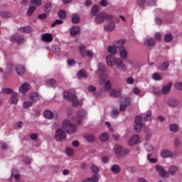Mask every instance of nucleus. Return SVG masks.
Segmentation results:
<instances>
[{
	"mask_svg": "<svg viewBox=\"0 0 182 182\" xmlns=\"http://www.w3.org/2000/svg\"><path fill=\"white\" fill-rule=\"evenodd\" d=\"M169 66L170 64L168 63V62L163 63L161 65H159V70L165 72V70H167V69H168Z\"/></svg>",
	"mask_w": 182,
	"mask_h": 182,
	"instance_id": "31",
	"label": "nucleus"
},
{
	"mask_svg": "<svg viewBox=\"0 0 182 182\" xmlns=\"http://www.w3.org/2000/svg\"><path fill=\"white\" fill-rule=\"evenodd\" d=\"M122 103H124L127 106H130V105H132V98L129 97H125L124 101H122Z\"/></svg>",
	"mask_w": 182,
	"mask_h": 182,
	"instance_id": "57",
	"label": "nucleus"
},
{
	"mask_svg": "<svg viewBox=\"0 0 182 182\" xmlns=\"http://www.w3.org/2000/svg\"><path fill=\"white\" fill-rule=\"evenodd\" d=\"M151 111L149 110L146 112L145 117H144V120L145 122H150L151 120Z\"/></svg>",
	"mask_w": 182,
	"mask_h": 182,
	"instance_id": "45",
	"label": "nucleus"
},
{
	"mask_svg": "<svg viewBox=\"0 0 182 182\" xmlns=\"http://www.w3.org/2000/svg\"><path fill=\"white\" fill-rule=\"evenodd\" d=\"M124 40H119L118 41L114 42L113 45L117 49H123L124 48L123 46H124Z\"/></svg>",
	"mask_w": 182,
	"mask_h": 182,
	"instance_id": "17",
	"label": "nucleus"
},
{
	"mask_svg": "<svg viewBox=\"0 0 182 182\" xmlns=\"http://www.w3.org/2000/svg\"><path fill=\"white\" fill-rule=\"evenodd\" d=\"M97 12H99V6L94 5L91 9V15L92 16H96V15H97Z\"/></svg>",
	"mask_w": 182,
	"mask_h": 182,
	"instance_id": "40",
	"label": "nucleus"
},
{
	"mask_svg": "<svg viewBox=\"0 0 182 182\" xmlns=\"http://www.w3.org/2000/svg\"><path fill=\"white\" fill-rule=\"evenodd\" d=\"M29 99L31 100V102H37V100H39V95L37 92H32L28 96Z\"/></svg>",
	"mask_w": 182,
	"mask_h": 182,
	"instance_id": "24",
	"label": "nucleus"
},
{
	"mask_svg": "<svg viewBox=\"0 0 182 182\" xmlns=\"http://www.w3.org/2000/svg\"><path fill=\"white\" fill-rule=\"evenodd\" d=\"M110 95L112 97H119L122 95V91L120 90H112Z\"/></svg>",
	"mask_w": 182,
	"mask_h": 182,
	"instance_id": "33",
	"label": "nucleus"
},
{
	"mask_svg": "<svg viewBox=\"0 0 182 182\" xmlns=\"http://www.w3.org/2000/svg\"><path fill=\"white\" fill-rule=\"evenodd\" d=\"M84 138L87 141H88V143H93V141H95V136L90 134L85 135Z\"/></svg>",
	"mask_w": 182,
	"mask_h": 182,
	"instance_id": "34",
	"label": "nucleus"
},
{
	"mask_svg": "<svg viewBox=\"0 0 182 182\" xmlns=\"http://www.w3.org/2000/svg\"><path fill=\"white\" fill-rule=\"evenodd\" d=\"M11 177H14L15 180H20L21 179V174L18 173V170L12 169L11 171Z\"/></svg>",
	"mask_w": 182,
	"mask_h": 182,
	"instance_id": "29",
	"label": "nucleus"
},
{
	"mask_svg": "<svg viewBox=\"0 0 182 182\" xmlns=\"http://www.w3.org/2000/svg\"><path fill=\"white\" fill-rule=\"evenodd\" d=\"M105 19H106V12H101L95 16V22L98 25H100V23H103Z\"/></svg>",
	"mask_w": 182,
	"mask_h": 182,
	"instance_id": "6",
	"label": "nucleus"
},
{
	"mask_svg": "<svg viewBox=\"0 0 182 182\" xmlns=\"http://www.w3.org/2000/svg\"><path fill=\"white\" fill-rule=\"evenodd\" d=\"M47 86H50V87H56L57 83L56 80L53 79H50L46 80Z\"/></svg>",
	"mask_w": 182,
	"mask_h": 182,
	"instance_id": "32",
	"label": "nucleus"
},
{
	"mask_svg": "<svg viewBox=\"0 0 182 182\" xmlns=\"http://www.w3.org/2000/svg\"><path fill=\"white\" fill-rule=\"evenodd\" d=\"M111 116L113 119H116L117 118V116H119V109H114L112 112H111Z\"/></svg>",
	"mask_w": 182,
	"mask_h": 182,
	"instance_id": "54",
	"label": "nucleus"
},
{
	"mask_svg": "<svg viewBox=\"0 0 182 182\" xmlns=\"http://www.w3.org/2000/svg\"><path fill=\"white\" fill-rule=\"evenodd\" d=\"M65 151L68 156H73V154H75V151L70 147H67Z\"/></svg>",
	"mask_w": 182,
	"mask_h": 182,
	"instance_id": "53",
	"label": "nucleus"
},
{
	"mask_svg": "<svg viewBox=\"0 0 182 182\" xmlns=\"http://www.w3.org/2000/svg\"><path fill=\"white\" fill-rule=\"evenodd\" d=\"M138 143H140V136L138 134L132 136L128 141L129 146H133V144H138Z\"/></svg>",
	"mask_w": 182,
	"mask_h": 182,
	"instance_id": "13",
	"label": "nucleus"
},
{
	"mask_svg": "<svg viewBox=\"0 0 182 182\" xmlns=\"http://www.w3.org/2000/svg\"><path fill=\"white\" fill-rule=\"evenodd\" d=\"M129 63L134 68H141V64L139 62L136 61V60L129 61Z\"/></svg>",
	"mask_w": 182,
	"mask_h": 182,
	"instance_id": "46",
	"label": "nucleus"
},
{
	"mask_svg": "<svg viewBox=\"0 0 182 182\" xmlns=\"http://www.w3.org/2000/svg\"><path fill=\"white\" fill-rule=\"evenodd\" d=\"M63 97L69 100V102H73V106H77L82 105L80 102L77 101V97L74 92L70 91H65L63 92Z\"/></svg>",
	"mask_w": 182,
	"mask_h": 182,
	"instance_id": "1",
	"label": "nucleus"
},
{
	"mask_svg": "<svg viewBox=\"0 0 182 182\" xmlns=\"http://www.w3.org/2000/svg\"><path fill=\"white\" fill-rule=\"evenodd\" d=\"M20 31L21 32H24V33H31L33 29H32V27L29 26H26L21 27Z\"/></svg>",
	"mask_w": 182,
	"mask_h": 182,
	"instance_id": "30",
	"label": "nucleus"
},
{
	"mask_svg": "<svg viewBox=\"0 0 182 182\" xmlns=\"http://www.w3.org/2000/svg\"><path fill=\"white\" fill-rule=\"evenodd\" d=\"M36 11V7L35 6H31L27 10V15L28 16H31L33 12Z\"/></svg>",
	"mask_w": 182,
	"mask_h": 182,
	"instance_id": "48",
	"label": "nucleus"
},
{
	"mask_svg": "<svg viewBox=\"0 0 182 182\" xmlns=\"http://www.w3.org/2000/svg\"><path fill=\"white\" fill-rule=\"evenodd\" d=\"M0 16L1 18H12L13 15L12 13L9 11H3L0 13Z\"/></svg>",
	"mask_w": 182,
	"mask_h": 182,
	"instance_id": "38",
	"label": "nucleus"
},
{
	"mask_svg": "<svg viewBox=\"0 0 182 182\" xmlns=\"http://www.w3.org/2000/svg\"><path fill=\"white\" fill-rule=\"evenodd\" d=\"M117 69L120 70L121 72H126L127 70V66L124 63H123V60L120 58H117L116 63Z\"/></svg>",
	"mask_w": 182,
	"mask_h": 182,
	"instance_id": "5",
	"label": "nucleus"
},
{
	"mask_svg": "<svg viewBox=\"0 0 182 182\" xmlns=\"http://www.w3.org/2000/svg\"><path fill=\"white\" fill-rule=\"evenodd\" d=\"M114 29H116V23L113 21L109 22L107 26H104V31L107 32H112Z\"/></svg>",
	"mask_w": 182,
	"mask_h": 182,
	"instance_id": "14",
	"label": "nucleus"
},
{
	"mask_svg": "<svg viewBox=\"0 0 182 182\" xmlns=\"http://www.w3.org/2000/svg\"><path fill=\"white\" fill-rule=\"evenodd\" d=\"M107 52L108 53H110V55H116L117 53V48L114 46H109L107 48Z\"/></svg>",
	"mask_w": 182,
	"mask_h": 182,
	"instance_id": "23",
	"label": "nucleus"
},
{
	"mask_svg": "<svg viewBox=\"0 0 182 182\" xmlns=\"http://www.w3.org/2000/svg\"><path fill=\"white\" fill-rule=\"evenodd\" d=\"M16 72L18 75H24L25 72H26L25 66H23L22 65H17L16 68Z\"/></svg>",
	"mask_w": 182,
	"mask_h": 182,
	"instance_id": "21",
	"label": "nucleus"
},
{
	"mask_svg": "<svg viewBox=\"0 0 182 182\" xmlns=\"http://www.w3.org/2000/svg\"><path fill=\"white\" fill-rule=\"evenodd\" d=\"M87 114V113L86 112V111L85 110H80L77 112V117H80V119H83L85 117H86V115Z\"/></svg>",
	"mask_w": 182,
	"mask_h": 182,
	"instance_id": "47",
	"label": "nucleus"
},
{
	"mask_svg": "<svg viewBox=\"0 0 182 182\" xmlns=\"http://www.w3.org/2000/svg\"><path fill=\"white\" fill-rule=\"evenodd\" d=\"M115 154H120L123 151V147L120 145H115L114 147Z\"/></svg>",
	"mask_w": 182,
	"mask_h": 182,
	"instance_id": "44",
	"label": "nucleus"
},
{
	"mask_svg": "<svg viewBox=\"0 0 182 182\" xmlns=\"http://www.w3.org/2000/svg\"><path fill=\"white\" fill-rule=\"evenodd\" d=\"M32 105H33V102L26 101L23 103V109H29V107H31V106H32Z\"/></svg>",
	"mask_w": 182,
	"mask_h": 182,
	"instance_id": "50",
	"label": "nucleus"
},
{
	"mask_svg": "<svg viewBox=\"0 0 182 182\" xmlns=\"http://www.w3.org/2000/svg\"><path fill=\"white\" fill-rule=\"evenodd\" d=\"M4 95H12L14 91L11 88H4L2 90Z\"/></svg>",
	"mask_w": 182,
	"mask_h": 182,
	"instance_id": "58",
	"label": "nucleus"
},
{
	"mask_svg": "<svg viewBox=\"0 0 182 182\" xmlns=\"http://www.w3.org/2000/svg\"><path fill=\"white\" fill-rule=\"evenodd\" d=\"M152 93L156 96H160L161 95V92L160 91V89L156 87H152Z\"/></svg>",
	"mask_w": 182,
	"mask_h": 182,
	"instance_id": "51",
	"label": "nucleus"
},
{
	"mask_svg": "<svg viewBox=\"0 0 182 182\" xmlns=\"http://www.w3.org/2000/svg\"><path fill=\"white\" fill-rule=\"evenodd\" d=\"M41 41L47 43H50V42H52V41H53V36L51 33H44L41 36Z\"/></svg>",
	"mask_w": 182,
	"mask_h": 182,
	"instance_id": "12",
	"label": "nucleus"
},
{
	"mask_svg": "<svg viewBox=\"0 0 182 182\" xmlns=\"http://www.w3.org/2000/svg\"><path fill=\"white\" fill-rule=\"evenodd\" d=\"M120 166H119L118 164H114L112 167H111V171H112V173L114 174H119V173H120Z\"/></svg>",
	"mask_w": 182,
	"mask_h": 182,
	"instance_id": "25",
	"label": "nucleus"
},
{
	"mask_svg": "<svg viewBox=\"0 0 182 182\" xmlns=\"http://www.w3.org/2000/svg\"><path fill=\"white\" fill-rule=\"evenodd\" d=\"M80 32V27L77 26H73L70 29V33L71 36H76V35H77Z\"/></svg>",
	"mask_w": 182,
	"mask_h": 182,
	"instance_id": "15",
	"label": "nucleus"
},
{
	"mask_svg": "<svg viewBox=\"0 0 182 182\" xmlns=\"http://www.w3.org/2000/svg\"><path fill=\"white\" fill-rule=\"evenodd\" d=\"M28 90H29V84H28V82H24L19 87V92H21V93H26Z\"/></svg>",
	"mask_w": 182,
	"mask_h": 182,
	"instance_id": "20",
	"label": "nucleus"
},
{
	"mask_svg": "<svg viewBox=\"0 0 182 182\" xmlns=\"http://www.w3.org/2000/svg\"><path fill=\"white\" fill-rule=\"evenodd\" d=\"M161 156L163 159L171 158L173 156V151L168 149H162L161 151Z\"/></svg>",
	"mask_w": 182,
	"mask_h": 182,
	"instance_id": "10",
	"label": "nucleus"
},
{
	"mask_svg": "<svg viewBox=\"0 0 182 182\" xmlns=\"http://www.w3.org/2000/svg\"><path fill=\"white\" fill-rule=\"evenodd\" d=\"M90 168L92 173L95 174V176H97V174H99V167L96 166V164H92Z\"/></svg>",
	"mask_w": 182,
	"mask_h": 182,
	"instance_id": "42",
	"label": "nucleus"
},
{
	"mask_svg": "<svg viewBox=\"0 0 182 182\" xmlns=\"http://www.w3.org/2000/svg\"><path fill=\"white\" fill-rule=\"evenodd\" d=\"M62 23H63V21L57 19L51 24V28H55L56 25H62Z\"/></svg>",
	"mask_w": 182,
	"mask_h": 182,
	"instance_id": "61",
	"label": "nucleus"
},
{
	"mask_svg": "<svg viewBox=\"0 0 182 182\" xmlns=\"http://www.w3.org/2000/svg\"><path fill=\"white\" fill-rule=\"evenodd\" d=\"M107 82V75L102 74L99 77V85L103 86Z\"/></svg>",
	"mask_w": 182,
	"mask_h": 182,
	"instance_id": "22",
	"label": "nucleus"
},
{
	"mask_svg": "<svg viewBox=\"0 0 182 182\" xmlns=\"http://www.w3.org/2000/svg\"><path fill=\"white\" fill-rule=\"evenodd\" d=\"M127 85H134V78L133 77H129L127 78Z\"/></svg>",
	"mask_w": 182,
	"mask_h": 182,
	"instance_id": "63",
	"label": "nucleus"
},
{
	"mask_svg": "<svg viewBox=\"0 0 182 182\" xmlns=\"http://www.w3.org/2000/svg\"><path fill=\"white\" fill-rule=\"evenodd\" d=\"M143 119L141 117L137 115L135 117V125L134 126V130L136 133H140L141 130H143V128L144 127V124H143Z\"/></svg>",
	"mask_w": 182,
	"mask_h": 182,
	"instance_id": "3",
	"label": "nucleus"
},
{
	"mask_svg": "<svg viewBox=\"0 0 182 182\" xmlns=\"http://www.w3.org/2000/svg\"><path fill=\"white\" fill-rule=\"evenodd\" d=\"M98 70H100V72H105L106 70V68H105V65L103 63H98Z\"/></svg>",
	"mask_w": 182,
	"mask_h": 182,
	"instance_id": "62",
	"label": "nucleus"
},
{
	"mask_svg": "<svg viewBox=\"0 0 182 182\" xmlns=\"http://www.w3.org/2000/svg\"><path fill=\"white\" fill-rule=\"evenodd\" d=\"M164 39H165V42H171V41H173V35L168 33V34H166L165 35V37H164Z\"/></svg>",
	"mask_w": 182,
	"mask_h": 182,
	"instance_id": "60",
	"label": "nucleus"
},
{
	"mask_svg": "<svg viewBox=\"0 0 182 182\" xmlns=\"http://www.w3.org/2000/svg\"><path fill=\"white\" fill-rule=\"evenodd\" d=\"M42 4V0H31L30 5H36V6H39Z\"/></svg>",
	"mask_w": 182,
	"mask_h": 182,
	"instance_id": "56",
	"label": "nucleus"
},
{
	"mask_svg": "<svg viewBox=\"0 0 182 182\" xmlns=\"http://www.w3.org/2000/svg\"><path fill=\"white\" fill-rule=\"evenodd\" d=\"M60 19H65L66 18V11L61 10L58 12Z\"/></svg>",
	"mask_w": 182,
	"mask_h": 182,
	"instance_id": "59",
	"label": "nucleus"
},
{
	"mask_svg": "<svg viewBox=\"0 0 182 182\" xmlns=\"http://www.w3.org/2000/svg\"><path fill=\"white\" fill-rule=\"evenodd\" d=\"M168 105L170 107H176V106H178L179 102L176 99L171 98L168 101Z\"/></svg>",
	"mask_w": 182,
	"mask_h": 182,
	"instance_id": "19",
	"label": "nucleus"
},
{
	"mask_svg": "<svg viewBox=\"0 0 182 182\" xmlns=\"http://www.w3.org/2000/svg\"><path fill=\"white\" fill-rule=\"evenodd\" d=\"M52 11V4L50 3H47L45 6V12L47 14H49Z\"/></svg>",
	"mask_w": 182,
	"mask_h": 182,
	"instance_id": "55",
	"label": "nucleus"
},
{
	"mask_svg": "<svg viewBox=\"0 0 182 182\" xmlns=\"http://www.w3.org/2000/svg\"><path fill=\"white\" fill-rule=\"evenodd\" d=\"M80 53L82 58L87 56V50H86V47L83 45L80 46L79 48Z\"/></svg>",
	"mask_w": 182,
	"mask_h": 182,
	"instance_id": "27",
	"label": "nucleus"
},
{
	"mask_svg": "<svg viewBox=\"0 0 182 182\" xmlns=\"http://www.w3.org/2000/svg\"><path fill=\"white\" fill-rule=\"evenodd\" d=\"M127 108V105L124 102H122L119 106L120 112H124V110H126Z\"/></svg>",
	"mask_w": 182,
	"mask_h": 182,
	"instance_id": "64",
	"label": "nucleus"
},
{
	"mask_svg": "<svg viewBox=\"0 0 182 182\" xmlns=\"http://www.w3.org/2000/svg\"><path fill=\"white\" fill-rule=\"evenodd\" d=\"M87 77L88 75L85 70H81L78 71L77 73L78 79H82V77Z\"/></svg>",
	"mask_w": 182,
	"mask_h": 182,
	"instance_id": "39",
	"label": "nucleus"
},
{
	"mask_svg": "<svg viewBox=\"0 0 182 182\" xmlns=\"http://www.w3.org/2000/svg\"><path fill=\"white\" fill-rule=\"evenodd\" d=\"M155 168H156V171H158V173H159V176H161V177H167L168 173L166 172V171L164 170V168H163V166H161L160 165H156Z\"/></svg>",
	"mask_w": 182,
	"mask_h": 182,
	"instance_id": "8",
	"label": "nucleus"
},
{
	"mask_svg": "<svg viewBox=\"0 0 182 182\" xmlns=\"http://www.w3.org/2000/svg\"><path fill=\"white\" fill-rule=\"evenodd\" d=\"M71 21L73 23H79V21H80V16L76 14H73L71 17Z\"/></svg>",
	"mask_w": 182,
	"mask_h": 182,
	"instance_id": "35",
	"label": "nucleus"
},
{
	"mask_svg": "<svg viewBox=\"0 0 182 182\" xmlns=\"http://www.w3.org/2000/svg\"><path fill=\"white\" fill-rule=\"evenodd\" d=\"M169 130L173 133H177L178 132V125L177 124H171L169 126Z\"/></svg>",
	"mask_w": 182,
	"mask_h": 182,
	"instance_id": "36",
	"label": "nucleus"
},
{
	"mask_svg": "<svg viewBox=\"0 0 182 182\" xmlns=\"http://www.w3.org/2000/svg\"><path fill=\"white\" fill-rule=\"evenodd\" d=\"M43 116L46 117V119H53V112L50 110H45L43 112Z\"/></svg>",
	"mask_w": 182,
	"mask_h": 182,
	"instance_id": "26",
	"label": "nucleus"
},
{
	"mask_svg": "<svg viewBox=\"0 0 182 182\" xmlns=\"http://www.w3.org/2000/svg\"><path fill=\"white\" fill-rule=\"evenodd\" d=\"M101 141H107L109 140V134L106 132L101 134L100 136Z\"/></svg>",
	"mask_w": 182,
	"mask_h": 182,
	"instance_id": "43",
	"label": "nucleus"
},
{
	"mask_svg": "<svg viewBox=\"0 0 182 182\" xmlns=\"http://www.w3.org/2000/svg\"><path fill=\"white\" fill-rule=\"evenodd\" d=\"M11 102L13 105H17V103H18V94L16 92H13L12 93Z\"/></svg>",
	"mask_w": 182,
	"mask_h": 182,
	"instance_id": "37",
	"label": "nucleus"
},
{
	"mask_svg": "<svg viewBox=\"0 0 182 182\" xmlns=\"http://www.w3.org/2000/svg\"><path fill=\"white\" fill-rule=\"evenodd\" d=\"M104 87L107 92H109L112 89V84H110V80L106 81V82L104 84Z\"/></svg>",
	"mask_w": 182,
	"mask_h": 182,
	"instance_id": "52",
	"label": "nucleus"
},
{
	"mask_svg": "<svg viewBox=\"0 0 182 182\" xmlns=\"http://www.w3.org/2000/svg\"><path fill=\"white\" fill-rule=\"evenodd\" d=\"M178 168L176 166H172L168 169V174H171V176H174L176 173H177V171Z\"/></svg>",
	"mask_w": 182,
	"mask_h": 182,
	"instance_id": "41",
	"label": "nucleus"
},
{
	"mask_svg": "<svg viewBox=\"0 0 182 182\" xmlns=\"http://www.w3.org/2000/svg\"><path fill=\"white\" fill-rule=\"evenodd\" d=\"M99 175H93L92 176V178H87L83 179L82 182H97L99 181Z\"/></svg>",
	"mask_w": 182,
	"mask_h": 182,
	"instance_id": "18",
	"label": "nucleus"
},
{
	"mask_svg": "<svg viewBox=\"0 0 182 182\" xmlns=\"http://www.w3.org/2000/svg\"><path fill=\"white\" fill-rule=\"evenodd\" d=\"M144 45L149 46V48H153V46H156V42L153 38H146L144 40Z\"/></svg>",
	"mask_w": 182,
	"mask_h": 182,
	"instance_id": "16",
	"label": "nucleus"
},
{
	"mask_svg": "<svg viewBox=\"0 0 182 182\" xmlns=\"http://www.w3.org/2000/svg\"><path fill=\"white\" fill-rule=\"evenodd\" d=\"M55 139L57 141H63L66 140V133L62 129H57L55 131Z\"/></svg>",
	"mask_w": 182,
	"mask_h": 182,
	"instance_id": "4",
	"label": "nucleus"
},
{
	"mask_svg": "<svg viewBox=\"0 0 182 182\" xmlns=\"http://www.w3.org/2000/svg\"><path fill=\"white\" fill-rule=\"evenodd\" d=\"M119 56L122 58V59H127V50H126L124 48L119 50Z\"/></svg>",
	"mask_w": 182,
	"mask_h": 182,
	"instance_id": "28",
	"label": "nucleus"
},
{
	"mask_svg": "<svg viewBox=\"0 0 182 182\" xmlns=\"http://www.w3.org/2000/svg\"><path fill=\"white\" fill-rule=\"evenodd\" d=\"M105 59H106L107 65L111 67L114 66V64L116 63V60H117L116 59L114 55H107Z\"/></svg>",
	"mask_w": 182,
	"mask_h": 182,
	"instance_id": "9",
	"label": "nucleus"
},
{
	"mask_svg": "<svg viewBox=\"0 0 182 182\" xmlns=\"http://www.w3.org/2000/svg\"><path fill=\"white\" fill-rule=\"evenodd\" d=\"M152 79L154 80H163V77L159 74V73H155L152 75Z\"/></svg>",
	"mask_w": 182,
	"mask_h": 182,
	"instance_id": "49",
	"label": "nucleus"
},
{
	"mask_svg": "<svg viewBox=\"0 0 182 182\" xmlns=\"http://www.w3.org/2000/svg\"><path fill=\"white\" fill-rule=\"evenodd\" d=\"M173 86V82H170L166 85H163L161 89L162 95H168L170 93V90H171V87Z\"/></svg>",
	"mask_w": 182,
	"mask_h": 182,
	"instance_id": "11",
	"label": "nucleus"
},
{
	"mask_svg": "<svg viewBox=\"0 0 182 182\" xmlns=\"http://www.w3.org/2000/svg\"><path fill=\"white\" fill-rule=\"evenodd\" d=\"M63 129H64L68 134H73V133L76 132V125H75V124H72L70 120L65 119L63 122Z\"/></svg>",
	"mask_w": 182,
	"mask_h": 182,
	"instance_id": "2",
	"label": "nucleus"
},
{
	"mask_svg": "<svg viewBox=\"0 0 182 182\" xmlns=\"http://www.w3.org/2000/svg\"><path fill=\"white\" fill-rule=\"evenodd\" d=\"M11 42H17L19 45H21V43H25V38H23V37H21V36H19V34H14L11 37Z\"/></svg>",
	"mask_w": 182,
	"mask_h": 182,
	"instance_id": "7",
	"label": "nucleus"
}]
</instances>
